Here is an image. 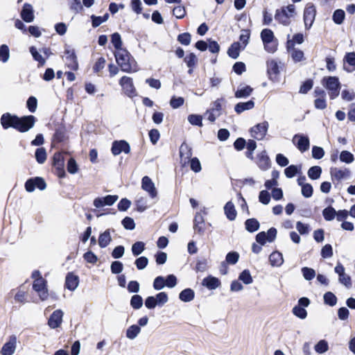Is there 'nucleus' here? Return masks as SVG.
Listing matches in <instances>:
<instances>
[{"label":"nucleus","instance_id":"nucleus-1","mask_svg":"<svg viewBox=\"0 0 355 355\" xmlns=\"http://www.w3.org/2000/svg\"><path fill=\"white\" fill-rule=\"evenodd\" d=\"M36 119L33 115L18 117L10 113H6L1 118V123L4 129L12 127L21 132H26L31 129Z\"/></svg>","mask_w":355,"mask_h":355},{"label":"nucleus","instance_id":"nucleus-2","mask_svg":"<svg viewBox=\"0 0 355 355\" xmlns=\"http://www.w3.org/2000/svg\"><path fill=\"white\" fill-rule=\"evenodd\" d=\"M116 61L121 69L126 73H134L139 70L137 63L126 49H121L114 53Z\"/></svg>","mask_w":355,"mask_h":355},{"label":"nucleus","instance_id":"nucleus-3","mask_svg":"<svg viewBox=\"0 0 355 355\" xmlns=\"http://www.w3.org/2000/svg\"><path fill=\"white\" fill-rule=\"evenodd\" d=\"M31 277L33 279V289L37 293L42 301L49 298L47 281L42 276L39 270H34Z\"/></svg>","mask_w":355,"mask_h":355},{"label":"nucleus","instance_id":"nucleus-4","mask_svg":"<svg viewBox=\"0 0 355 355\" xmlns=\"http://www.w3.org/2000/svg\"><path fill=\"white\" fill-rule=\"evenodd\" d=\"M260 37L265 51L269 53H274L277 50L278 41L272 30L269 28L263 29L260 33Z\"/></svg>","mask_w":355,"mask_h":355},{"label":"nucleus","instance_id":"nucleus-5","mask_svg":"<svg viewBox=\"0 0 355 355\" xmlns=\"http://www.w3.org/2000/svg\"><path fill=\"white\" fill-rule=\"evenodd\" d=\"M321 84L328 91L331 99H335L339 96L341 85L338 77H324L321 80Z\"/></svg>","mask_w":355,"mask_h":355},{"label":"nucleus","instance_id":"nucleus-6","mask_svg":"<svg viewBox=\"0 0 355 355\" xmlns=\"http://www.w3.org/2000/svg\"><path fill=\"white\" fill-rule=\"evenodd\" d=\"M295 7L293 5H288L277 10L275 15V19L284 26H288L291 24V19L294 17Z\"/></svg>","mask_w":355,"mask_h":355},{"label":"nucleus","instance_id":"nucleus-7","mask_svg":"<svg viewBox=\"0 0 355 355\" xmlns=\"http://www.w3.org/2000/svg\"><path fill=\"white\" fill-rule=\"evenodd\" d=\"M168 301V294L165 292H160L155 296L148 297L145 300V306L148 309H153L157 306H163Z\"/></svg>","mask_w":355,"mask_h":355},{"label":"nucleus","instance_id":"nucleus-8","mask_svg":"<svg viewBox=\"0 0 355 355\" xmlns=\"http://www.w3.org/2000/svg\"><path fill=\"white\" fill-rule=\"evenodd\" d=\"M330 175L334 182H341L350 178L351 171L347 168L331 167L330 168Z\"/></svg>","mask_w":355,"mask_h":355},{"label":"nucleus","instance_id":"nucleus-9","mask_svg":"<svg viewBox=\"0 0 355 355\" xmlns=\"http://www.w3.org/2000/svg\"><path fill=\"white\" fill-rule=\"evenodd\" d=\"M17 338L16 336H10L6 343L3 345L1 350V355H13L17 349Z\"/></svg>","mask_w":355,"mask_h":355},{"label":"nucleus","instance_id":"nucleus-10","mask_svg":"<svg viewBox=\"0 0 355 355\" xmlns=\"http://www.w3.org/2000/svg\"><path fill=\"white\" fill-rule=\"evenodd\" d=\"M334 272L338 275V282L346 288H349L352 286V279L349 275L345 272L344 266L340 262H338L334 268Z\"/></svg>","mask_w":355,"mask_h":355},{"label":"nucleus","instance_id":"nucleus-11","mask_svg":"<svg viewBox=\"0 0 355 355\" xmlns=\"http://www.w3.org/2000/svg\"><path fill=\"white\" fill-rule=\"evenodd\" d=\"M277 230L274 227L270 228L267 232H261L256 236V241L261 245H265L267 242L271 243L275 241L277 236Z\"/></svg>","mask_w":355,"mask_h":355},{"label":"nucleus","instance_id":"nucleus-12","mask_svg":"<svg viewBox=\"0 0 355 355\" xmlns=\"http://www.w3.org/2000/svg\"><path fill=\"white\" fill-rule=\"evenodd\" d=\"M316 14V10L314 5L311 3L306 4L304 12V21L306 29H309L314 20Z\"/></svg>","mask_w":355,"mask_h":355},{"label":"nucleus","instance_id":"nucleus-13","mask_svg":"<svg viewBox=\"0 0 355 355\" xmlns=\"http://www.w3.org/2000/svg\"><path fill=\"white\" fill-rule=\"evenodd\" d=\"M269 123L267 121L258 123L250 130L252 137L257 140H262L268 132Z\"/></svg>","mask_w":355,"mask_h":355},{"label":"nucleus","instance_id":"nucleus-14","mask_svg":"<svg viewBox=\"0 0 355 355\" xmlns=\"http://www.w3.org/2000/svg\"><path fill=\"white\" fill-rule=\"evenodd\" d=\"M292 141L301 153H304L309 148V139L306 135L302 134L295 135L293 137Z\"/></svg>","mask_w":355,"mask_h":355},{"label":"nucleus","instance_id":"nucleus-15","mask_svg":"<svg viewBox=\"0 0 355 355\" xmlns=\"http://www.w3.org/2000/svg\"><path fill=\"white\" fill-rule=\"evenodd\" d=\"M223 98H218L213 103L212 107L207 110L205 115L207 116V119L211 122H214L217 117L221 114Z\"/></svg>","mask_w":355,"mask_h":355},{"label":"nucleus","instance_id":"nucleus-16","mask_svg":"<svg viewBox=\"0 0 355 355\" xmlns=\"http://www.w3.org/2000/svg\"><path fill=\"white\" fill-rule=\"evenodd\" d=\"M46 184L44 179L40 177L31 178L25 183V189L28 192H33L35 188L40 190H44Z\"/></svg>","mask_w":355,"mask_h":355},{"label":"nucleus","instance_id":"nucleus-17","mask_svg":"<svg viewBox=\"0 0 355 355\" xmlns=\"http://www.w3.org/2000/svg\"><path fill=\"white\" fill-rule=\"evenodd\" d=\"M141 189L146 191L151 198L157 196V190L155 183L148 176H144L141 180Z\"/></svg>","mask_w":355,"mask_h":355},{"label":"nucleus","instance_id":"nucleus-18","mask_svg":"<svg viewBox=\"0 0 355 355\" xmlns=\"http://www.w3.org/2000/svg\"><path fill=\"white\" fill-rule=\"evenodd\" d=\"M119 84L126 95L130 97L136 95V89L132 78L123 76L119 80Z\"/></svg>","mask_w":355,"mask_h":355},{"label":"nucleus","instance_id":"nucleus-19","mask_svg":"<svg viewBox=\"0 0 355 355\" xmlns=\"http://www.w3.org/2000/svg\"><path fill=\"white\" fill-rule=\"evenodd\" d=\"M118 198V196L116 195H108L105 197H98L94 200L93 205L96 208L111 206L116 202Z\"/></svg>","mask_w":355,"mask_h":355},{"label":"nucleus","instance_id":"nucleus-20","mask_svg":"<svg viewBox=\"0 0 355 355\" xmlns=\"http://www.w3.org/2000/svg\"><path fill=\"white\" fill-rule=\"evenodd\" d=\"M111 151L114 156L119 155L121 153L128 154L130 152V146L124 140L114 141L112 143Z\"/></svg>","mask_w":355,"mask_h":355},{"label":"nucleus","instance_id":"nucleus-21","mask_svg":"<svg viewBox=\"0 0 355 355\" xmlns=\"http://www.w3.org/2000/svg\"><path fill=\"white\" fill-rule=\"evenodd\" d=\"M267 73L271 81L277 82L279 80V67L275 60H270L267 62Z\"/></svg>","mask_w":355,"mask_h":355},{"label":"nucleus","instance_id":"nucleus-22","mask_svg":"<svg viewBox=\"0 0 355 355\" xmlns=\"http://www.w3.org/2000/svg\"><path fill=\"white\" fill-rule=\"evenodd\" d=\"M64 313L60 309H57L51 315L48 324L51 329H55L60 326L62 322Z\"/></svg>","mask_w":355,"mask_h":355},{"label":"nucleus","instance_id":"nucleus-23","mask_svg":"<svg viewBox=\"0 0 355 355\" xmlns=\"http://www.w3.org/2000/svg\"><path fill=\"white\" fill-rule=\"evenodd\" d=\"M65 60L66 64L67 67L74 71L78 69V63L77 58L73 51L66 50L65 51Z\"/></svg>","mask_w":355,"mask_h":355},{"label":"nucleus","instance_id":"nucleus-24","mask_svg":"<svg viewBox=\"0 0 355 355\" xmlns=\"http://www.w3.org/2000/svg\"><path fill=\"white\" fill-rule=\"evenodd\" d=\"M21 17L27 23L32 22L34 20V10L32 5L25 3L21 12Z\"/></svg>","mask_w":355,"mask_h":355},{"label":"nucleus","instance_id":"nucleus-25","mask_svg":"<svg viewBox=\"0 0 355 355\" xmlns=\"http://www.w3.org/2000/svg\"><path fill=\"white\" fill-rule=\"evenodd\" d=\"M344 62L347 64H344V69L350 73L355 71V53L350 52L347 53L345 58Z\"/></svg>","mask_w":355,"mask_h":355},{"label":"nucleus","instance_id":"nucleus-26","mask_svg":"<svg viewBox=\"0 0 355 355\" xmlns=\"http://www.w3.org/2000/svg\"><path fill=\"white\" fill-rule=\"evenodd\" d=\"M79 284V278L73 273H69L66 277L65 286L67 289L73 291Z\"/></svg>","mask_w":355,"mask_h":355},{"label":"nucleus","instance_id":"nucleus-27","mask_svg":"<svg viewBox=\"0 0 355 355\" xmlns=\"http://www.w3.org/2000/svg\"><path fill=\"white\" fill-rule=\"evenodd\" d=\"M53 164L55 168L60 171L59 176L63 177L64 175V157L61 153H56L53 155Z\"/></svg>","mask_w":355,"mask_h":355},{"label":"nucleus","instance_id":"nucleus-28","mask_svg":"<svg viewBox=\"0 0 355 355\" xmlns=\"http://www.w3.org/2000/svg\"><path fill=\"white\" fill-rule=\"evenodd\" d=\"M257 164L261 170L266 171L269 168L270 159L266 151H262L258 155Z\"/></svg>","mask_w":355,"mask_h":355},{"label":"nucleus","instance_id":"nucleus-29","mask_svg":"<svg viewBox=\"0 0 355 355\" xmlns=\"http://www.w3.org/2000/svg\"><path fill=\"white\" fill-rule=\"evenodd\" d=\"M112 241L110 230H106L104 232L100 234L98 237V245L101 248H106Z\"/></svg>","mask_w":355,"mask_h":355},{"label":"nucleus","instance_id":"nucleus-30","mask_svg":"<svg viewBox=\"0 0 355 355\" xmlns=\"http://www.w3.org/2000/svg\"><path fill=\"white\" fill-rule=\"evenodd\" d=\"M304 42V35L302 33H297L290 39V35H288V40L286 42V49H292L295 47V44H301Z\"/></svg>","mask_w":355,"mask_h":355},{"label":"nucleus","instance_id":"nucleus-31","mask_svg":"<svg viewBox=\"0 0 355 355\" xmlns=\"http://www.w3.org/2000/svg\"><path fill=\"white\" fill-rule=\"evenodd\" d=\"M269 261L272 266L279 267L284 263L283 255L277 251L273 252L269 256Z\"/></svg>","mask_w":355,"mask_h":355},{"label":"nucleus","instance_id":"nucleus-32","mask_svg":"<svg viewBox=\"0 0 355 355\" xmlns=\"http://www.w3.org/2000/svg\"><path fill=\"white\" fill-rule=\"evenodd\" d=\"M244 49L240 42H234L229 48L227 53L230 57L236 59L239 56L240 51Z\"/></svg>","mask_w":355,"mask_h":355},{"label":"nucleus","instance_id":"nucleus-33","mask_svg":"<svg viewBox=\"0 0 355 355\" xmlns=\"http://www.w3.org/2000/svg\"><path fill=\"white\" fill-rule=\"evenodd\" d=\"M220 284V283L219 279L211 276L207 277L202 280V285L210 290L217 288Z\"/></svg>","mask_w":355,"mask_h":355},{"label":"nucleus","instance_id":"nucleus-34","mask_svg":"<svg viewBox=\"0 0 355 355\" xmlns=\"http://www.w3.org/2000/svg\"><path fill=\"white\" fill-rule=\"evenodd\" d=\"M225 214L230 220H234L236 217V211L234 204L229 201L224 207Z\"/></svg>","mask_w":355,"mask_h":355},{"label":"nucleus","instance_id":"nucleus-35","mask_svg":"<svg viewBox=\"0 0 355 355\" xmlns=\"http://www.w3.org/2000/svg\"><path fill=\"white\" fill-rule=\"evenodd\" d=\"M141 329L137 324L130 325L125 331L126 338L129 340L135 339L141 333Z\"/></svg>","mask_w":355,"mask_h":355},{"label":"nucleus","instance_id":"nucleus-36","mask_svg":"<svg viewBox=\"0 0 355 355\" xmlns=\"http://www.w3.org/2000/svg\"><path fill=\"white\" fill-rule=\"evenodd\" d=\"M287 51L295 62H301L304 59V52L295 47L287 49Z\"/></svg>","mask_w":355,"mask_h":355},{"label":"nucleus","instance_id":"nucleus-37","mask_svg":"<svg viewBox=\"0 0 355 355\" xmlns=\"http://www.w3.org/2000/svg\"><path fill=\"white\" fill-rule=\"evenodd\" d=\"M252 90L253 89L248 85L241 86L235 92V96L238 98L248 97L252 94Z\"/></svg>","mask_w":355,"mask_h":355},{"label":"nucleus","instance_id":"nucleus-38","mask_svg":"<svg viewBox=\"0 0 355 355\" xmlns=\"http://www.w3.org/2000/svg\"><path fill=\"white\" fill-rule=\"evenodd\" d=\"M254 103L253 101L250 100L244 103H239L235 105L234 110L235 112L238 114H240L245 110H251L254 107Z\"/></svg>","mask_w":355,"mask_h":355},{"label":"nucleus","instance_id":"nucleus-39","mask_svg":"<svg viewBox=\"0 0 355 355\" xmlns=\"http://www.w3.org/2000/svg\"><path fill=\"white\" fill-rule=\"evenodd\" d=\"M194 291L191 288H186L180 292L179 298L184 302H189L194 299Z\"/></svg>","mask_w":355,"mask_h":355},{"label":"nucleus","instance_id":"nucleus-40","mask_svg":"<svg viewBox=\"0 0 355 355\" xmlns=\"http://www.w3.org/2000/svg\"><path fill=\"white\" fill-rule=\"evenodd\" d=\"M336 214L337 211H336V209L331 206L326 207L322 211V216L327 221L333 220L335 218H336Z\"/></svg>","mask_w":355,"mask_h":355},{"label":"nucleus","instance_id":"nucleus-41","mask_svg":"<svg viewBox=\"0 0 355 355\" xmlns=\"http://www.w3.org/2000/svg\"><path fill=\"white\" fill-rule=\"evenodd\" d=\"M321 173L322 168L319 166H314L311 167L307 172L309 178L313 180L319 179Z\"/></svg>","mask_w":355,"mask_h":355},{"label":"nucleus","instance_id":"nucleus-42","mask_svg":"<svg viewBox=\"0 0 355 355\" xmlns=\"http://www.w3.org/2000/svg\"><path fill=\"white\" fill-rule=\"evenodd\" d=\"M30 52L33 57L34 60L38 62L39 66H44L46 62V59L43 58L41 54V51L38 52L35 47L31 46L30 48Z\"/></svg>","mask_w":355,"mask_h":355},{"label":"nucleus","instance_id":"nucleus-43","mask_svg":"<svg viewBox=\"0 0 355 355\" xmlns=\"http://www.w3.org/2000/svg\"><path fill=\"white\" fill-rule=\"evenodd\" d=\"M135 204L137 210L140 212L144 211L148 207L147 198L144 196L137 197Z\"/></svg>","mask_w":355,"mask_h":355},{"label":"nucleus","instance_id":"nucleus-44","mask_svg":"<svg viewBox=\"0 0 355 355\" xmlns=\"http://www.w3.org/2000/svg\"><path fill=\"white\" fill-rule=\"evenodd\" d=\"M111 42L114 47L116 49V51H119L121 49H124L122 48L123 42L121 35L118 33H114L111 35Z\"/></svg>","mask_w":355,"mask_h":355},{"label":"nucleus","instance_id":"nucleus-45","mask_svg":"<svg viewBox=\"0 0 355 355\" xmlns=\"http://www.w3.org/2000/svg\"><path fill=\"white\" fill-rule=\"evenodd\" d=\"M245 228L250 232H254L257 231L259 227V223L254 218L248 219L245 221Z\"/></svg>","mask_w":355,"mask_h":355},{"label":"nucleus","instance_id":"nucleus-46","mask_svg":"<svg viewBox=\"0 0 355 355\" xmlns=\"http://www.w3.org/2000/svg\"><path fill=\"white\" fill-rule=\"evenodd\" d=\"M250 38V31L248 29H243L241 31V34L239 36V40L240 44L243 46L244 48L246 47V46L249 43V40Z\"/></svg>","mask_w":355,"mask_h":355},{"label":"nucleus","instance_id":"nucleus-47","mask_svg":"<svg viewBox=\"0 0 355 355\" xmlns=\"http://www.w3.org/2000/svg\"><path fill=\"white\" fill-rule=\"evenodd\" d=\"M239 279L247 285L250 284L253 282L250 272L248 270L242 271L239 276Z\"/></svg>","mask_w":355,"mask_h":355},{"label":"nucleus","instance_id":"nucleus-48","mask_svg":"<svg viewBox=\"0 0 355 355\" xmlns=\"http://www.w3.org/2000/svg\"><path fill=\"white\" fill-rule=\"evenodd\" d=\"M345 14L343 10L338 9L334 11L332 19L334 23L336 24H343L344 19H345Z\"/></svg>","mask_w":355,"mask_h":355},{"label":"nucleus","instance_id":"nucleus-49","mask_svg":"<svg viewBox=\"0 0 355 355\" xmlns=\"http://www.w3.org/2000/svg\"><path fill=\"white\" fill-rule=\"evenodd\" d=\"M324 302L326 304L334 306L337 303L336 296L331 292H327L324 295Z\"/></svg>","mask_w":355,"mask_h":355},{"label":"nucleus","instance_id":"nucleus-50","mask_svg":"<svg viewBox=\"0 0 355 355\" xmlns=\"http://www.w3.org/2000/svg\"><path fill=\"white\" fill-rule=\"evenodd\" d=\"M354 157L352 153L348 150H343L340 154V160L346 164H351L354 162Z\"/></svg>","mask_w":355,"mask_h":355},{"label":"nucleus","instance_id":"nucleus-51","mask_svg":"<svg viewBox=\"0 0 355 355\" xmlns=\"http://www.w3.org/2000/svg\"><path fill=\"white\" fill-rule=\"evenodd\" d=\"M180 155L182 159H184L186 162L187 159H189L192 153L187 144H182L180 148Z\"/></svg>","mask_w":355,"mask_h":355},{"label":"nucleus","instance_id":"nucleus-52","mask_svg":"<svg viewBox=\"0 0 355 355\" xmlns=\"http://www.w3.org/2000/svg\"><path fill=\"white\" fill-rule=\"evenodd\" d=\"M145 250V244L141 241L135 243L132 246V252L135 256L141 254Z\"/></svg>","mask_w":355,"mask_h":355},{"label":"nucleus","instance_id":"nucleus-53","mask_svg":"<svg viewBox=\"0 0 355 355\" xmlns=\"http://www.w3.org/2000/svg\"><path fill=\"white\" fill-rule=\"evenodd\" d=\"M293 313L297 318L303 320L305 319L307 316V311L303 307L300 306L296 305L293 309Z\"/></svg>","mask_w":355,"mask_h":355},{"label":"nucleus","instance_id":"nucleus-54","mask_svg":"<svg viewBox=\"0 0 355 355\" xmlns=\"http://www.w3.org/2000/svg\"><path fill=\"white\" fill-rule=\"evenodd\" d=\"M204 223V219L200 214H197L194 218V229L199 233L203 232V227L202 226Z\"/></svg>","mask_w":355,"mask_h":355},{"label":"nucleus","instance_id":"nucleus-55","mask_svg":"<svg viewBox=\"0 0 355 355\" xmlns=\"http://www.w3.org/2000/svg\"><path fill=\"white\" fill-rule=\"evenodd\" d=\"M35 159L39 164H43L46 159V153L44 148H39L35 151Z\"/></svg>","mask_w":355,"mask_h":355},{"label":"nucleus","instance_id":"nucleus-56","mask_svg":"<svg viewBox=\"0 0 355 355\" xmlns=\"http://www.w3.org/2000/svg\"><path fill=\"white\" fill-rule=\"evenodd\" d=\"M314 348L317 353L323 354L328 350L329 346L326 340H321L315 345Z\"/></svg>","mask_w":355,"mask_h":355},{"label":"nucleus","instance_id":"nucleus-57","mask_svg":"<svg viewBox=\"0 0 355 355\" xmlns=\"http://www.w3.org/2000/svg\"><path fill=\"white\" fill-rule=\"evenodd\" d=\"M239 259V254L236 252H230L227 254L225 257V261L228 264L234 265L236 264Z\"/></svg>","mask_w":355,"mask_h":355},{"label":"nucleus","instance_id":"nucleus-58","mask_svg":"<svg viewBox=\"0 0 355 355\" xmlns=\"http://www.w3.org/2000/svg\"><path fill=\"white\" fill-rule=\"evenodd\" d=\"M130 305L135 309H140L143 305L142 297L139 295H133L130 300Z\"/></svg>","mask_w":355,"mask_h":355},{"label":"nucleus","instance_id":"nucleus-59","mask_svg":"<svg viewBox=\"0 0 355 355\" xmlns=\"http://www.w3.org/2000/svg\"><path fill=\"white\" fill-rule=\"evenodd\" d=\"M300 170V167L295 165H291L285 168L284 173L287 178H292L299 172Z\"/></svg>","mask_w":355,"mask_h":355},{"label":"nucleus","instance_id":"nucleus-60","mask_svg":"<svg viewBox=\"0 0 355 355\" xmlns=\"http://www.w3.org/2000/svg\"><path fill=\"white\" fill-rule=\"evenodd\" d=\"M189 122L193 125L202 126V116L198 114H190L188 116Z\"/></svg>","mask_w":355,"mask_h":355},{"label":"nucleus","instance_id":"nucleus-61","mask_svg":"<svg viewBox=\"0 0 355 355\" xmlns=\"http://www.w3.org/2000/svg\"><path fill=\"white\" fill-rule=\"evenodd\" d=\"M10 58V53L8 46L6 44H3L0 47V61L6 62Z\"/></svg>","mask_w":355,"mask_h":355},{"label":"nucleus","instance_id":"nucleus-62","mask_svg":"<svg viewBox=\"0 0 355 355\" xmlns=\"http://www.w3.org/2000/svg\"><path fill=\"white\" fill-rule=\"evenodd\" d=\"M166 286L165 278L162 276L157 277L153 282V288L156 291H160Z\"/></svg>","mask_w":355,"mask_h":355},{"label":"nucleus","instance_id":"nucleus-63","mask_svg":"<svg viewBox=\"0 0 355 355\" xmlns=\"http://www.w3.org/2000/svg\"><path fill=\"white\" fill-rule=\"evenodd\" d=\"M303 277L306 280H311L315 276V271L310 268L304 267L302 268Z\"/></svg>","mask_w":355,"mask_h":355},{"label":"nucleus","instance_id":"nucleus-64","mask_svg":"<svg viewBox=\"0 0 355 355\" xmlns=\"http://www.w3.org/2000/svg\"><path fill=\"white\" fill-rule=\"evenodd\" d=\"M26 106L31 112H35L37 107V98L34 96L29 97L26 102Z\"/></svg>","mask_w":355,"mask_h":355}]
</instances>
